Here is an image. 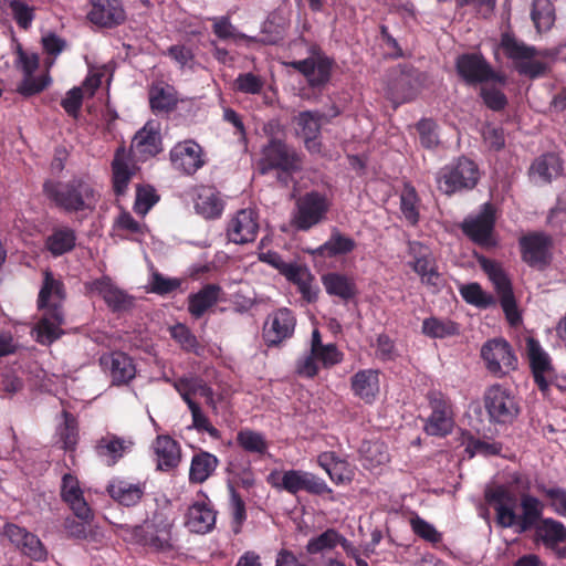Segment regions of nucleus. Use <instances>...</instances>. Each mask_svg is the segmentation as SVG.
Instances as JSON below:
<instances>
[{"instance_id": "1", "label": "nucleus", "mask_w": 566, "mask_h": 566, "mask_svg": "<svg viewBox=\"0 0 566 566\" xmlns=\"http://www.w3.org/2000/svg\"><path fill=\"white\" fill-rule=\"evenodd\" d=\"M522 510L521 521L516 534L521 535L534 531V541L541 542L545 548L554 552L557 558H566V526L553 517H544V504L532 494H522L520 499Z\"/></svg>"}, {"instance_id": "2", "label": "nucleus", "mask_w": 566, "mask_h": 566, "mask_svg": "<svg viewBox=\"0 0 566 566\" xmlns=\"http://www.w3.org/2000/svg\"><path fill=\"white\" fill-rule=\"evenodd\" d=\"M54 296L62 301L65 297L64 285L55 280L50 271L44 272V280L39 292L38 307L46 308L44 316L38 322L36 340L42 345H51L63 334L61 326L64 324V313L60 304H49V300Z\"/></svg>"}, {"instance_id": "3", "label": "nucleus", "mask_w": 566, "mask_h": 566, "mask_svg": "<svg viewBox=\"0 0 566 566\" xmlns=\"http://www.w3.org/2000/svg\"><path fill=\"white\" fill-rule=\"evenodd\" d=\"M43 193L54 205L66 212L94 210L98 196L91 184L74 178L66 182L46 180L43 184Z\"/></svg>"}, {"instance_id": "4", "label": "nucleus", "mask_w": 566, "mask_h": 566, "mask_svg": "<svg viewBox=\"0 0 566 566\" xmlns=\"http://www.w3.org/2000/svg\"><path fill=\"white\" fill-rule=\"evenodd\" d=\"M384 85L386 97L397 108L418 96L422 85V73L411 63H398L385 71Z\"/></svg>"}, {"instance_id": "5", "label": "nucleus", "mask_w": 566, "mask_h": 566, "mask_svg": "<svg viewBox=\"0 0 566 566\" xmlns=\"http://www.w3.org/2000/svg\"><path fill=\"white\" fill-rule=\"evenodd\" d=\"M500 48L506 59L512 61L520 75L535 80L543 77L549 71L547 63L535 60L536 56H547V52H542L536 46L526 44L511 32L502 33Z\"/></svg>"}, {"instance_id": "6", "label": "nucleus", "mask_w": 566, "mask_h": 566, "mask_svg": "<svg viewBox=\"0 0 566 566\" xmlns=\"http://www.w3.org/2000/svg\"><path fill=\"white\" fill-rule=\"evenodd\" d=\"M479 180L478 165L465 156H459L444 165L436 177L438 189L447 196L472 190Z\"/></svg>"}, {"instance_id": "7", "label": "nucleus", "mask_w": 566, "mask_h": 566, "mask_svg": "<svg viewBox=\"0 0 566 566\" xmlns=\"http://www.w3.org/2000/svg\"><path fill=\"white\" fill-rule=\"evenodd\" d=\"M488 420L493 426H511L521 413L520 399L514 391L501 384L488 387L483 394Z\"/></svg>"}, {"instance_id": "8", "label": "nucleus", "mask_w": 566, "mask_h": 566, "mask_svg": "<svg viewBox=\"0 0 566 566\" xmlns=\"http://www.w3.org/2000/svg\"><path fill=\"white\" fill-rule=\"evenodd\" d=\"M476 260L481 269L488 274L499 295L500 305L507 323L511 326L520 325L523 321L522 314L518 310L510 277L496 261L484 255H476Z\"/></svg>"}, {"instance_id": "9", "label": "nucleus", "mask_w": 566, "mask_h": 566, "mask_svg": "<svg viewBox=\"0 0 566 566\" xmlns=\"http://www.w3.org/2000/svg\"><path fill=\"white\" fill-rule=\"evenodd\" d=\"M302 166L301 156L297 151L280 138L271 137L262 148V157L258 163L261 175L276 169L284 175H293Z\"/></svg>"}, {"instance_id": "10", "label": "nucleus", "mask_w": 566, "mask_h": 566, "mask_svg": "<svg viewBox=\"0 0 566 566\" xmlns=\"http://www.w3.org/2000/svg\"><path fill=\"white\" fill-rule=\"evenodd\" d=\"M455 71L459 77L470 86L489 82L504 85L506 76L493 69L481 52L460 54L455 60Z\"/></svg>"}, {"instance_id": "11", "label": "nucleus", "mask_w": 566, "mask_h": 566, "mask_svg": "<svg viewBox=\"0 0 566 566\" xmlns=\"http://www.w3.org/2000/svg\"><path fill=\"white\" fill-rule=\"evenodd\" d=\"M526 352L534 382L541 392H547L551 385L560 390H566V376L562 377L565 384L557 381L558 377L553 360L538 339L528 337L526 339Z\"/></svg>"}, {"instance_id": "12", "label": "nucleus", "mask_w": 566, "mask_h": 566, "mask_svg": "<svg viewBox=\"0 0 566 566\" xmlns=\"http://www.w3.org/2000/svg\"><path fill=\"white\" fill-rule=\"evenodd\" d=\"M496 210L491 202L480 206L476 214L467 217L461 223L463 234L474 244L483 249H493L497 245L494 234Z\"/></svg>"}, {"instance_id": "13", "label": "nucleus", "mask_w": 566, "mask_h": 566, "mask_svg": "<svg viewBox=\"0 0 566 566\" xmlns=\"http://www.w3.org/2000/svg\"><path fill=\"white\" fill-rule=\"evenodd\" d=\"M521 260L537 271L546 270L553 261V239L544 231H532L518 238Z\"/></svg>"}, {"instance_id": "14", "label": "nucleus", "mask_w": 566, "mask_h": 566, "mask_svg": "<svg viewBox=\"0 0 566 566\" xmlns=\"http://www.w3.org/2000/svg\"><path fill=\"white\" fill-rule=\"evenodd\" d=\"M260 260L272 265L280 274L284 275L290 282L297 285L303 300L308 303L315 302L316 292L312 291V283L315 276L311 273L306 265L297 262H286L274 251H268L260 255Z\"/></svg>"}, {"instance_id": "15", "label": "nucleus", "mask_w": 566, "mask_h": 566, "mask_svg": "<svg viewBox=\"0 0 566 566\" xmlns=\"http://www.w3.org/2000/svg\"><path fill=\"white\" fill-rule=\"evenodd\" d=\"M171 530L172 522L163 512H155L150 520L135 528V536L157 552H169L174 549Z\"/></svg>"}, {"instance_id": "16", "label": "nucleus", "mask_w": 566, "mask_h": 566, "mask_svg": "<svg viewBox=\"0 0 566 566\" xmlns=\"http://www.w3.org/2000/svg\"><path fill=\"white\" fill-rule=\"evenodd\" d=\"M484 499L495 511L496 524L502 528H514L516 533L521 521V514L515 512L517 506L516 495L505 485L499 484L486 489Z\"/></svg>"}, {"instance_id": "17", "label": "nucleus", "mask_w": 566, "mask_h": 566, "mask_svg": "<svg viewBox=\"0 0 566 566\" xmlns=\"http://www.w3.org/2000/svg\"><path fill=\"white\" fill-rule=\"evenodd\" d=\"M481 357L486 369L496 377H503L517 367V358L512 346L504 338L485 342L481 348Z\"/></svg>"}, {"instance_id": "18", "label": "nucleus", "mask_w": 566, "mask_h": 566, "mask_svg": "<svg viewBox=\"0 0 566 566\" xmlns=\"http://www.w3.org/2000/svg\"><path fill=\"white\" fill-rule=\"evenodd\" d=\"M296 319L286 307L279 308L271 314L263 326L262 336L269 347L279 346L294 334Z\"/></svg>"}, {"instance_id": "19", "label": "nucleus", "mask_w": 566, "mask_h": 566, "mask_svg": "<svg viewBox=\"0 0 566 566\" xmlns=\"http://www.w3.org/2000/svg\"><path fill=\"white\" fill-rule=\"evenodd\" d=\"M91 293L99 295L114 313L127 312L134 306V297L115 285L109 276H102L85 284Z\"/></svg>"}, {"instance_id": "20", "label": "nucleus", "mask_w": 566, "mask_h": 566, "mask_svg": "<svg viewBox=\"0 0 566 566\" xmlns=\"http://www.w3.org/2000/svg\"><path fill=\"white\" fill-rule=\"evenodd\" d=\"M99 365L114 386L129 384L136 376L133 358L124 352H112L99 357Z\"/></svg>"}, {"instance_id": "21", "label": "nucleus", "mask_w": 566, "mask_h": 566, "mask_svg": "<svg viewBox=\"0 0 566 566\" xmlns=\"http://www.w3.org/2000/svg\"><path fill=\"white\" fill-rule=\"evenodd\" d=\"M172 167L184 175L191 176L203 165L202 148L195 140L176 144L169 154Z\"/></svg>"}, {"instance_id": "22", "label": "nucleus", "mask_w": 566, "mask_h": 566, "mask_svg": "<svg viewBox=\"0 0 566 566\" xmlns=\"http://www.w3.org/2000/svg\"><path fill=\"white\" fill-rule=\"evenodd\" d=\"M258 232V213L249 208L239 210L227 226V238L235 244L253 242Z\"/></svg>"}, {"instance_id": "23", "label": "nucleus", "mask_w": 566, "mask_h": 566, "mask_svg": "<svg viewBox=\"0 0 566 566\" xmlns=\"http://www.w3.org/2000/svg\"><path fill=\"white\" fill-rule=\"evenodd\" d=\"M563 171V159L555 153H545L532 161L528 178L536 186H545L560 177Z\"/></svg>"}, {"instance_id": "24", "label": "nucleus", "mask_w": 566, "mask_h": 566, "mask_svg": "<svg viewBox=\"0 0 566 566\" xmlns=\"http://www.w3.org/2000/svg\"><path fill=\"white\" fill-rule=\"evenodd\" d=\"M87 18L96 25L113 28L124 22L125 11L119 0H94Z\"/></svg>"}, {"instance_id": "25", "label": "nucleus", "mask_w": 566, "mask_h": 566, "mask_svg": "<svg viewBox=\"0 0 566 566\" xmlns=\"http://www.w3.org/2000/svg\"><path fill=\"white\" fill-rule=\"evenodd\" d=\"M350 390L365 403H374L380 390L379 370L368 368L355 373L350 378Z\"/></svg>"}, {"instance_id": "26", "label": "nucleus", "mask_w": 566, "mask_h": 566, "mask_svg": "<svg viewBox=\"0 0 566 566\" xmlns=\"http://www.w3.org/2000/svg\"><path fill=\"white\" fill-rule=\"evenodd\" d=\"M217 512L210 503L197 501L192 503L185 515V525L193 533L206 534L216 524Z\"/></svg>"}, {"instance_id": "27", "label": "nucleus", "mask_w": 566, "mask_h": 566, "mask_svg": "<svg viewBox=\"0 0 566 566\" xmlns=\"http://www.w3.org/2000/svg\"><path fill=\"white\" fill-rule=\"evenodd\" d=\"M61 496L70 505L77 518L91 520L92 511L83 496L78 480L74 475L70 473L63 475Z\"/></svg>"}, {"instance_id": "28", "label": "nucleus", "mask_w": 566, "mask_h": 566, "mask_svg": "<svg viewBox=\"0 0 566 566\" xmlns=\"http://www.w3.org/2000/svg\"><path fill=\"white\" fill-rule=\"evenodd\" d=\"M297 137L303 139L306 149L318 153V112L304 111L294 117Z\"/></svg>"}, {"instance_id": "29", "label": "nucleus", "mask_w": 566, "mask_h": 566, "mask_svg": "<svg viewBox=\"0 0 566 566\" xmlns=\"http://www.w3.org/2000/svg\"><path fill=\"white\" fill-rule=\"evenodd\" d=\"M106 490L114 501L127 507L138 504L145 493L142 483H129L120 479L111 481Z\"/></svg>"}, {"instance_id": "30", "label": "nucleus", "mask_w": 566, "mask_h": 566, "mask_svg": "<svg viewBox=\"0 0 566 566\" xmlns=\"http://www.w3.org/2000/svg\"><path fill=\"white\" fill-rule=\"evenodd\" d=\"M321 282L327 294L337 296L345 303L355 298L357 294L355 281L346 274L338 272L327 273L321 276Z\"/></svg>"}, {"instance_id": "31", "label": "nucleus", "mask_w": 566, "mask_h": 566, "mask_svg": "<svg viewBox=\"0 0 566 566\" xmlns=\"http://www.w3.org/2000/svg\"><path fill=\"white\" fill-rule=\"evenodd\" d=\"M321 469L337 485L350 482L353 478V470L348 461L335 452H321Z\"/></svg>"}, {"instance_id": "32", "label": "nucleus", "mask_w": 566, "mask_h": 566, "mask_svg": "<svg viewBox=\"0 0 566 566\" xmlns=\"http://www.w3.org/2000/svg\"><path fill=\"white\" fill-rule=\"evenodd\" d=\"M155 454L157 457V469L168 471L176 468L180 462V449L169 436H158L154 443Z\"/></svg>"}, {"instance_id": "33", "label": "nucleus", "mask_w": 566, "mask_h": 566, "mask_svg": "<svg viewBox=\"0 0 566 566\" xmlns=\"http://www.w3.org/2000/svg\"><path fill=\"white\" fill-rule=\"evenodd\" d=\"M113 189L116 196L125 195L127 186L134 176V167H130L124 147L116 149L113 161Z\"/></svg>"}, {"instance_id": "34", "label": "nucleus", "mask_w": 566, "mask_h": 566, "mask_svg": "<svg viewBox=\"0 0 566 566\" xmlns=\"http://www.w3.org/2000/svg\"><path fill=\"white\" fill-rule=\"evenodd\" d=\"M356 248V241L343 233L337 227H333L328 239L321 244V258H338L352 253Z\"/></svg>"}, {"instance_id": "35", "label": "nucleus", "mask_w": 566, "mask_h": 566, "mask_svg": "<svg viewBox=\"0 0 566 566\" xmlns=\"http://www.w3.org/2000/svg\"><path fill=\"white\" fill-rule=\"evenodd\" d=\"M293 222L298 230H307L318 222V192L312 191L297 201Z\"/></svg>"}, {"instance_id": "36", "label": "nucleus", "mask_w": 566, "mask_h": 566, "mask_svg": "<svg viewBox=\"0 0 566 566\" xmlns=\"http://www.w3.org/2000/svg\"><path fill=\"white\" fill-rule=\"evenodd\" d=\"M218 464L219 460L214 454L207 451L196 453L191 459L189 481L198 484L203 483L216 471Z\"/></svg>"}, {"instance_id": "37", "label": "nucleus", "mask_w": 566, "mask_h": 566, "mask_svg": "<svg viewBox=\"0 0 566 566\" xmlns=\"http://www.w3.org/2000/svg\"><path fill=\"white\" fill-rule=\"evenodd\" d=\"M400 211L411 227L418 226L420 221V197L411 182H405L399 195Z\"/></svg>"}, {"instance_id": "38", "label": "nucleus", "mask_w": 566, "mask_h": 566, "mask_svg": "<svg viewBox=\"0 0 566 566\" xmlns=\"http://www.w3.org/2000/svg\"><path fill=\"white\" fill-rule=\"evenodd\" d=\"M76 244V233L72 228L61 227L53 229L52 233L45 240L48 251L60 256L71 252Z\"/></svg>"}, {"instance_id": "39", "label": "nucleus", "mask_w": 566, "mask_h": 566, "mask_svg": "<svg viewBox=\"0 0 566 566\" xmlns=\"http://www.w3.org/2000/svg\"><path fill=\"white\" fill-rule=\"evenodd\" d=\"M421 333L432 339H443L460 333V326L450 318L430 316L422 321Z\"/></svg>"}, {"instance_id": "40", "label": "nucleus", "mask_w": 566, "mask_h": 566, "mask_svg": "<svg viewBox=\"0 0 566 566\" xmlns=\"http://www.w3.org/2000/svg\"><path fill=\"white\" fill-rule=\"evenodd\" d=\"M126 448L125 440L115 434H107L97 441L95 451L106 465L112 467L123 457Z\"/></svg>"}, {"instance_id": "41", "label": "nucleus", "mask_w": 566, "mask_h": 566, "mask_svg": "<svg viewBox=\"0 0 566 566\" xmlns=\"http://www.w3.org/2000/svg\"><path fill=\"white\" fill-rule=\"evenodd\" d=\"M160 145L161 138L159 133L147 125L139 129L132 140V149L145 157L155 156L160 153Z\"/></svg>"}, {"instance_id": "42", "label": "nucleus", "mask_w": 566, "mask_h": 566, "mask_svg": "<svg viewBox=\"0 0 566 566\" xmlns=\"http://www.w3.org/2000/svg\"><path fill=\"white\" fill-rule=\"evenodd\" d=\"M361 464L366 469H375L389 461V453L385 442L380 440L363 441L359 447Z\"/></svg>"}, {"instance_id": "43", "label": "nucleus", "mask_w": 566, "mask_h": 566, "mask_svg": "<svg viewBox=\"0 0 566 566\" xmlns=\"http://www.w3.org/2000/svg\"><path fill=\"white\" fill-rule=\"evenodd\" d=\"M220 291V286L208 284L198 293L190 295L188 304L190 314L197 318L201 317L208 308L218 302Z\"/></svg>"}, {"instance_id": "44", "label": "nucleus", "mask_w": 566, "mask_h": 566, "mask_svg": "<svg viewBox=\"0 0 566 566\" xmlns=\"http://www.w3.org/2000/svg\"><path fill=\"white\" fill-rule=\"evenodd\" d=\"M318 371V326L312 331L311 349L296 360L295 373L300 377L313 378Z\"/></svg>"}, {"instance_id": "45", "label": "nucleus", "mask_w": 566, "mask_h": 566, "mask_svg": "<svg viewBox=\"0 0 566 566\" xmlns=\"http://www.w3.org/2000/svg\"><path fill=\"white\" fill-rule=\"evenodd\" d=\"M534 486L557 515L566 517V488L556 483L547 485L543 480H536Z\"/></svg>"}, {"instance_id": "46", "label": "nucleus", "mask_w": 566, "mask_h": 566, "mask_svg": "<svg viewBox=\"0 0 566 566\" xmlns=\"http://www.w3.org/2000/svg\"><path fill=\"white\" fill-rule=\"evenodd\" d=\"M195 209L206 219H217L223 211V201L212 189H202L196 199Z\"/></svg>"}, {"instance_id": "47", "label": "nucleus", "mask_w": 566, "mask_h": 566, "mask_svg": "<svg viewBox=\"0 0 566 566\" xmlns=\"http://www.w3.org/2000/svg\"><path fill=\"white\" fill-rule=\"evenodd\" d=\"M459 293L468 304L478 308L485 310L495 305V298L493 295L485 292L478 282L460 285Z\"/></svg>"}, {"instance_id": "48", "label": "nucleus", "mask_w": 566, "mask_h": 566, "mask_svg": "<svg viewBox=\"0 0 566 566\" xmlns=\"http://www.w3.org/2000/svg\"><path fill=\"white\" fill-rule=\"evenodd\" d=\"M454 427L453 412H431L427 418L423 430L428 436L444 438Z\"/></svg>"}, {"instance_id": "49", "label": "nucleus", "mask_w": 566, "mask_h": 566, "mask_svg": "<svg viewBox=\"0 0 566 566\" xmlns=\"http://www.w3.org/2000/svg\"><path fill=\"white\" fill-rule=\"evenodd\" d=\"M171 338L179 344L180 348L197 356L202 355L205 347L199 343L196 335L185 324L178 323L170 327Z\"/></svg>"}, {"instance_id": "50", "label": "nucleus", "mask_w": 566, "mask_h": 566, "mask_svg": "<svg viewBox=\"0 0 566 566\" xmlns=\"http://www.w3.org/2000/svg\"><path fill=\"white\" fill-rule=\"evenodd\" d=\"M531 18L538 31H548L555 21L553 3L549 0H533Z\"/></svg>"}, {"instance_id": "51", "label": "nucleus", "mask_w": 566, "mask_h": 566, "mask_svg": "<svg viewBox=\"0 0 566 566\" xmlns=\"http://www.w3.org/2000/svg\"><path fill=\"white\" fill-rule=\"evenodd\" d=\"M237 443L249 453L264 454L269 448L265 437L251 429H242L237 433Z\"/></svg>"}, {"instance_id": "52", "label": "nucleus", "mask_w": 566, "mask_h": 566, "mask_svg": "<svg viewBox=\"0 0 566 566\" xmlns=\"http://www.w3.org/2000/svg\"><path fill=\"white\" fill-rule=\"evenodd\" d=\"M416 130L419 135L420 145L423 148L433 150L440 145L438 124L432 118L423 117L418 120Z\"/></svg>"}, {"instance_id": "53", "label": "nucleus", "mask_w": 566, "mask_h": 566, "mask_svg": "<svg viewBox=\"0 0 566 566\" xmlns=\"http://www.w3.org/2000/svg\"><path fill=\"white\" fill-rule=\"evenodd\" d=\"M503 450L502 442L499 441H484L479 438H474L471 436L467 440L465 446V453L468 454L469 459L474 458L478 454H481L483 457H493V455H500Z\"/></svg>"}, {"instance_id": "54", "label": "nucleus", "mask_w": 566, "mask_h": 566, "mask_svg": "<svg viewBox=\"0 0 566 566\" xmlns=\"http://www.w3.org/2000/svg\"><path fill=\"white\" fill-rule=\"evenodd\" d=\"M177 98L169 90L154 87L149 92V104L154 113H168L176 108Z\"/></svg>"}, {"instance_id": "55", "label": "nucleus", "mask_w": 566, "mask_h": 566, "mask_svg": "<svg viewBox=\"0 0 566 566\" xmlns=\"http://www.w3.org/2000/svg\"><path fill=\"white\" fill-rule=\"evenodd\" d=\"M158 201L159 196L154 187L139 185L136 190L134 211L137 214L145 216Z\"/></svg>"}, {"instance_id": "56", "label": "nucleus", "mask_w": 566, "mask_h": 566, "mask_svg": "<svg viewBox=\"0 0 566 566\" xmlns=\"http://www.w3.org/2000/svg\"><path fill=\"white\" fill-rule=\"evenodd\" d=\"M412 532L423 541L430 544H438L442 541V533H440L433 524L429 523L424 518L416 515L410 520Z\"/></svg>"}, {"instance_id": "57", "label": "nucleus", "mask_w": 566, "mask_h": 566, "mask_svg": "<svg viewBox=\"0 0 566 566\" xmlns=\"http://www.w3.org/2000/svg\"><path fill=\"white\" fill-rule=\"evenodd\" d=\"M9 8L19 28L28 30L34 20L35 8L33 6H29L22 0H11L9 2Z\"/></svg>"}, {"instance_id": "58", "label": "nucleus", "mask_w": 566, "mask_h": 566, "mask_svg": "<svg viewBox=\"0 0 566 566\" xmlns=\"http://www.w3.org/2000/svg\"><path fill=\"white\" fill-rule=\"evenodd\" d=\"M63 427L60 429V440L63 443L64 450H73L77 443V426L75 417L67 412L63 411Z\"/></svg>"}, {"instance_id": "59", "label": "nucleus", "mask_w": 566, "mask_h": 566, "mask_svg": "<svg viewBox=\"0 0 566 566\" xmlns=\"http://www.w3.org/2000/svg\"><path fill=\"white\" fill-rule=\"evenodd\" d=\"M379 41L386 50L385 56L391 60L405 57V52L399 44L398 40L390 33L386 24L379 25Z\"/></svg>"}, {"instance_id": "60", "label": "nucleus", "mask_w": 566, "mask_h": 566, "mask_svg": "<svg viewBox=\"0 0 566 566\" xmlns=\"http://www.w3.org/2000/svg\"><path fill=\"white\" fill-rule=\"evenodd\" d=\"M263 87V78L251 72L239 74L234 81V88L244 94H260Z\"/></svg>"}, {"instance_id": "61", "label": "nucleus", "mask_w": 566, "mask_h": 566, "mask_svg": "<svg viewBox=\"0 0 566 566\" xmlns=\"http://www.w3.org/2000/svg\"><path fill=\"white\" fill-rule=\"evenodd\" d=\"M480 97L484 105L493 112H501L507 105L506 95L496 87H482L480 91Z\"/></svg>"}, {"instance_id": "62", "label": "nucleus", "mask_w": 566, "mask_h": 566, "mask_svg": "<svg viewBox=\"0 0 566 566\" xmlns=\"http://www.w3.org/2000/svg\"><path fill=\"white\" fill-rule=\"evenodd\" d=\"M49 75H42L39 77H32V75L23 78V81L19 84L17 91L21 95L25 97L33 96L42 92L50 84Z\"/></svg>"}, {"instance_id": "63", "label": "nucleus", "mask_w": 566, "mask_h": 566, "mask_svg": "<svg viewBox=\"0 0 566 566\" xmlns=\"http://www.w3.org/2000/svg\"><path fill=\"white\" fill-rule=\"evenodd\" d=\"M190 412L192 417V428L199 432H207L213 439H220V431L211 424L200 406H190Z\"/></svg>"}, {"instance_id": "64", "label": "nucleus", "mask_w": 566, "mask_h": 566, "mask_svg": "<svg viewBox=\"0 0 566 566\" xmlns=\"http://www.w3.org/2000/svg\"><path fill=\"white\" fill-rule=\"evenodd\" d=\"M376 354L382 361H392L398 357L394 339L386 333H381L376 339Z\"/></svg>"}]
</instances>
